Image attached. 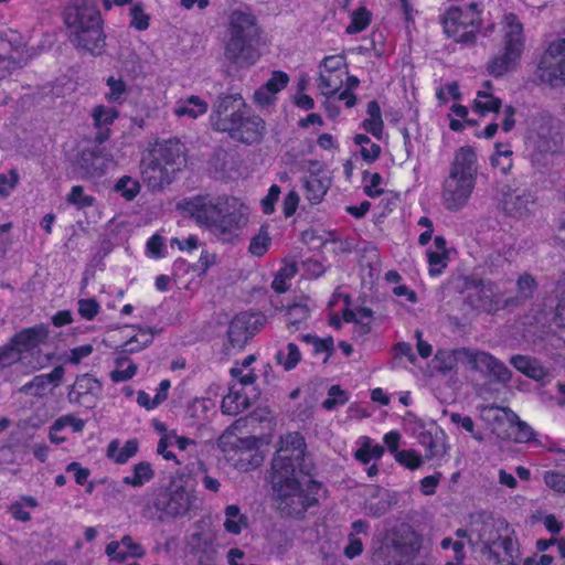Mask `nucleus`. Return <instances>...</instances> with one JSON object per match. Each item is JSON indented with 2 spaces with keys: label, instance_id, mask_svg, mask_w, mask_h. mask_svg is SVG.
Segmentation results:
<instances>
[{
  "label": "nucleus",
  "instance_id": "1",
  "mask_svg": "<svg viewBox=\"0 0 565 565\" xmlns=\"http://www.w3.org/2000/svg\"><path fill=\"white\" fill-rule=\"evenodd\" d=\"M279 448L271 460V484L281 516L300 519L318 504L321 484L310 477L311 461L306 457V441L298 431L280 438Z\"/></svg>",
  "mask_w": 565,
  "mask_h": 565
},
{
  "label": "nucleus",
  "instance_id": "2",
  "mask_svg": "<svg viewBox=\"0 0 565 565\" xmlns=\"http://www.w3.org/2000/svg\"><path fill=\"white\" fill-rule=\"evenodd\" d=\"M63 15L71 43L79 50L100 54L105 34L97 0H71Z\"/></svg>",
  "mask_w": 565,
  "mask_h": 565
},
{
  "label": "nucleus",
  "instance_id": "3",
  "mask_svg": "<svg viewBox=\"0 0 565 565\" xmlns=\"http://www.w3.org/2000/svg\"><path fill=\"white\" fill-rule=\"evenodd\" d=\"M478 172L475 150L465 146L459 148L451 162L449 174L443 183L441 200L451 212L461 210L475 189Z\"/></svg>",
  "mask_w": 565,
  "mask_h": 565
},
{
  "label": "nucleus",
  "instance_id": "4",
  "mask_svg": "<svg viewBox=\"0 0 565 565\" xmlns=\"http://www.w3.org/2000/svg\"><path fill=\"white\" fill-rule=\"evenodd\" d=\"M260 29L256 17L250 12L235 10L231 13L224 56L232 64L249 66L256 63Z\"/></svg>",
  "mask_w": 565,
  "mask_h": 565
},
{
  "label": "nucleus",
  "instance_id": "5",
  "mask_svg": "<svg viewBox=\"0 0 565 565\" xmlns=\"http://www.w3.org/2000/svg\"><path fill=\"white\" fill-rule=\"evenodd\" d=\"M479 2H470L463 7L450 6L440 17L439 23L448 39L456 43L473 45L482 19Z\"/></svg>",
  "mask_w": 565,
  "mask_h": 565
},
{
  "label": "nucleus",
  "instance_id": "6",
  "mask_svg": "<svg viewBox=\"0 0 565 565\" xmlns=\"http://www.w3.org/2000/svg\"><path fill=\"white\" fill-rule=\"evenodd\" d=\"M260 439L255 436L245 438L234 434L222 435L217 446L228 461H233L236 469L249 471L258 468L264 461V455L259 449Z\"/></svg>",
  "mask_w": 565,
  "mask_h": 565
},
{
  "label": "nucleus",
  "instance_id": "7",
  "mask_svg": "<svg viewBox=\"0 0 565 565\" xmlns=\"http://www.w3.org/2000/svg\"><path fill=\"white\" fill-rule=\"evenodd\" d=\"M504 52L494 56L488 65L489 73L499 77L512 70L520 58L523 46V26L513 13L505 15Z\"/></svg>",
  "mask_w": 565,
  "mask_h": 565
},
{
  "label": "nucleus",
  "instance_id": "8",
  "mask_svg": "<svg viewBox=\"0 0 565 565\" xmlns=\"http://www.w3.org/2000/svg\"><path fill=\"white\" fill-rule=\"evenodd\" d=\"M463 291L467 292V302L482 312L494 315L509 308L507 298L491 280L467 276L463 278Z\"/></svg>",
  "mask_w": 565,
  "mask_h": 565
},
{
  "label": "nucleus",
  "instance_id": "9",
  "mask_svg": "<svg viewBox=\"0 0 565 565\" xmlns=\"http://www.w3.org/2000/svg\"><path fill=\"white\" fill-rule=\"evenodd\" d=\"M194 497L181 484L171 481L166 488H160L153 497L152 505L159 513V519H175L189 512Z\"/></svg>",
  "mask_w": 565,
  "mask_h": 565
},
{
  "label": "nucleus",
  "instance_id": "10",
  "mask_svg": "<svg viewBox=\"0 0 565 565\" xmlns=\"http://www.w3.org/2000/svg\"><path fill=\"white\" fill-rule=\"evenodd\" d=\"M231 202L235 204V198L195 195L181 201L178 207L200 226H204L210 231L212 224L222 212V206L228 205Z\"/></svg>",
  "mask_w": 565,
  "mask_h": 565
},
{
  "label": "nucleus",
  "instance_id": "11",
  "mask_svg": "<svg viewBox=\"0 0 565 565\" xmlns=\"http://www.w3.org/2000/svg\"><path fill=\"white\" fill-rule=\"evenodd\" d=\"M247 108L239 93H220L212 105L211 126L216 131L227 134Z\"/></svg>",
  "mask_w": 565,
  "mask_h": 565
},
{
  "label": "nucleus",
  "instance_id": "12",
  "mask_svg": "<svg viewBox=\"0 0 565 565\" xmlns=\"http://www.w3.org/2000/svg\"><path fill=\"white\" fill-rule=\"evenodd\" d=\"M265 321L266 318L260 312H241L236 315L228 326L227 343L224 345L225 351L228 352L230 348L233 350L244 349Z\"/></svg>",
  "mask_w": 565,
  "mask_h": 565
},
{
  "label": "nucleus",
  "instance_id": "13",
  "mask_svg": "<svg viewBox=\"0 0 565 565\" xmlns=\"http://www.w3.org/2000/svg\"><path fill=\"white\" fill-rule=\"evenodd\" d=\"M541 78L552 87L565 85V38L550 44L542 57Z\"/></svg>",
  "mask_w": 565,
  "mask_h": 565
},
{
  "label": "nucleus",
  "instance_id": "14",
  "mask_svg": "<svg viewBox=\"0 0 565 565\" xmlns=\"http://www.w3.org/2000/svg\"><path fill=\"white\" fill-rule=\"evenodd\" d=\"M247 222L244 205L235 199V204L222 206V212L212 224L210 232L218 238L230 242Z\"/></svg>",
  "mask_w": 565,
  "mask_h": 565
},
{
  "label": "nucleus",
  "instance_id": "15",
  "mask_svg": "<svg viewBox=\"0 0 565 565\" xmlns=\"http://www.w3.org/2000/svg\"><path fill=\"white\" fill-rule=\"evenodd\" d=\"M265 129V121L259 116L253 114L252 109L248 107L227 135L233 140L253 145L263 139Z\"/></svg>",
  "mask_w": 565,
  "mask_h": 565
},
{
  "label": "nucleus",
  "instance_id": "16",
  "mask_svg": "<svg viewBox=\"0 0 565 565\" xmlns=\"http://www.w3.org/2000/svg\"><path fill=\"white\" fill-rule=\"evenodd\" d=\"M469 363L473 370L481 372L491 381L507 383L511 379V371L507 365L489 353L471 352Z\"/></svg>",
  "mask_w": 565,
  "mask_h": 565
},
{
  "label": "nucleus",
  "instance_id": "17",
  "mask_svg": "<svg viewBox=\"0 0 565 565\" xmlns=\"http://www.w3.org/2000/svg\"><path fill=\"white\" fill-rule=\"evenodd\" d=\"M140 173L143 182L151 190H161L169 185L174 174L172 169L154 160L150 154L143 156L140 162Z\"/></svg>",
  "mask_w": 565,
  "mask_h": 565
},
{
  "label": "nucleus",
  "instance_id": "18",
  "mask_svg": "<svg viewBox=\"0 0 565 565\" xmlns=\"http://www.w3.org/2000/svg\"><path fill=\"white\" fill-rule=\"evenodd\" d=\"M396 503L397 499L394 493H391L379 486H372L367 489L363 510L369 516L381 518L391 511L392 507Z\"/></svg>",
  "mask_w": 565,
  "mask_h": 565
},
{
  "label": "nucleus",
  "instance_id": "19",
  "mask_svg": "<svg viewBox=\"0 0 565 565\" xmlns=\"http://www.w3.org/2000/svg\"><path fill=\"white\" fill-rule=\"evenodd\" d=\"M110 158L100 151L85 149L77 160L76 168L82 178H96L106 173Z\"/></svg>",
  "mask_w": 565,
  "mask_h": 565
},
{
  "label": "nucleus",
  "instance_id": "20",
  "mask_svg": "<svg viewBox=\"0 0 565 565\" xmlns=\"http://www.w3.org/2000/svg\"><path fill=\"white\" fill-rule=\"evenodd\" d=\"M535 203L533 194L526 190H511L504 194L503 209L513 217L527 215Z\"/></svg>",
  "mask_w": 565,
  "mask_h": 565
},
{
  "label": "nucleus",
  "instance_id": "21",
  "mask_svg": "<svg viewBox=\"0 0 565 565\" xmlns=\"http://www.w3.org/2000/svg\"><path fill=\"white\" fill-rule=\"evenodd\" d=\"M489 411H501L509 423V430L503 438L512 439L515 443H529L533 439L534 431L529 424L521 420L519 416L509 408H500L495 405L487 406Z\"/></svg>",
  "mask_w": 565,
  "mask_h": 565
},
{
  "label": "nucleus",
  "instance_id": "22",
  "mask_svg": "<svg viewBox=\"0 0 565 565\" xmlns=\"http://www.w3.org/2000/svg\"><path fill=\"white\" fill-rule=\"evenodd\" d=\"M47 337V328L43 324H36L15 333L11 338V341L13 345L19 349L20 355L23 356L22 354L24 352H31L41 343H44Z\"/></svg>",
  "mask_w": 565,
  "mask_h": 565
},
{
  "label": "nucleus",
  "instance_id": "23",
  "mask_svg": "<svg viewBox=\"0 0 565 565\" xmlns=\"http://www.w3.org/2000/svg\"><path fill=\"white\" fill-rule=\"evenodd\" d=\"M183 152V146L175 139L164 140L159 142L156 147L148 152L154 160L172 169L173 172L178 169L179 161Z\"/></svg>",
  "mask_w": 565,
  "mask_h": 565
},
{
  "label": "nucleus",
  "instance_id": "24",
  "mask_svg": "<svg viewBox=\"0 0 565 565\" xmlns=\"http://www.w3.org/2000/svg\"><path fill=\"white\" fill-rule=\"evenodd\" d=\"M330 184L331 180L328 177H318L317 174L305 177L303 188L306 199L311 204H319L327 194Z\"/></svg>",
  "mask_w": 565,
  "mask_h": 565
},
{
  "label": "nucleus",
  "instance_id": "25",
  "mask_svg": "<svg viewBox=\"0 0 565 565\" xmlns=\"http://www.w3.org/2000/svg\"><path fill=\"white\" fill-rule=\"evenodd\" d=\"M209 109V105L205 100L199 96L191 95L185 99H180L175 107L174 114L178 117H189L195 119L201 115H204Z\"/></svg>",
  "mask_w": 565,
  "mask_h": 565
},
{
  "label": "nucleus",
  "instance_id": "26",
  "mask_svg": "<svg viewBox=\"0 0 565 565\" xmlns=\"http://www.w3.org/2000/svg\"><path fill=\"white\" fill-rule=\"evenodd\" d=\"M374 563L377 565H403L405 556L403 555V546L398 542L381 546L373 556Z\"/></svg>",
  "mask_w": 565,
  "mask_h": 565
},
{
  "label": "nucleus",
  "instance_id": "27",
  "mask_svg": "<svg viewBox=\"0 0 565 565\" xmlns=\"http://www.w3.org/2000/svg\"><path fill=\"white\" fill-rule=\"evenodd\" d=\"M518 287V296L507 298L508 306L510 307H519L523 305L526 300L532 298L537 284L533 276L525 273L521 275L516 281Z\"/></svg>",
  "mask_w": 565,
  "mask_h": 565
},
{
  "label": "nucleus",
  "instance_id": "28",
  "mask_svg": "<svg viewBox=\"0 0 565 565\" xmlns=\"http://www.w3.org/2000/svg\"><path fill=\"white\" fill-rule=\"evenodd\" d=\"M511 364L520 372L533 380H542L546 371L537 360L525 355H514L511 358Z\"/></svg>",
  "mask_w": 565,
  "mask_h": 565
},
{
  "label": "nucleus",
  "instance_id": "29",
  "mask_svg": "<svg viewBox=\"0 0 565 565\" xmlns=\"http://www.w3.org/2000/svg\"><path fill=\"white\" fill-rule=\"evenodd\" d=\"M138 451V441L136 439H129L125 443L124 447L119 448V441L113 440L109 443L107 448V456L116 463H125L132 458Z\"/></svg>",
  "mask_w": 565,
  "mask_h": 565
},
{
  "label": "nucleus",
  "instance_id": "30",
  "mask_svg": "<svg viewBox=\"0 0 565 565\" xmlns=\"http://www.w3.org/2000/svg\"><path fill=\"white\" fill-rule=\"evenodd\" d=\"M153 477L154 472L152 470L150 462L140 461L132 467L131 476H126L122 479V482L125 484L138 488L142 487L143 484L152 480Z\"/></svg>",
  "mask_w": 565,
  "mask_h": 565
},
{
  "label": "nucleus",
  "instance_id": "31",
  "mask_svg": "<svg viewBox=\"0 0 565 565\" xmlns=\"http://www.w3.org/2000/svg\"><path fill=\"white\" fill-rule=\"evenodd\" d=\"M116 369L110 372V380L115 383L132 379L138 371V365L127 356H119L115 360Z\"/></svg>",
  "mask_w": 565,
  "mask_h": 565
},
{
  "label": "nucleus",
  "instance_id": "32",
  "mask_svg": "<svg viewBox=\"0 0 565 565\" xmlns=\"http://www.w3.org/2000/svg\"><path fill=\"white\" fill-rule=\"evenodd\" d=\"M275 360L284 370L291 371L300 362L301 353L298 345L290 342L276 353Z\"/></svg>",
  "mask_w": 565,
  "mask_h": 565
},
{
  "label": "nucleus",
  "instance_id": "33",
  "mask_svg": "<svg viewBox=\"0 0 565 565\" xmlns=\"http://www.w3.org/2000/svg\"><path fill=\"white\" fill-rule=\"evenodd\" d=\"M486 546L490 550V553L493 554L497 561L499 557L495 553L492 552V547L499 546L501 547L505 555L508 556V565H516L514 559L518 557L515 550V542L511 536H499L498 539H487Z\"/></svg>",
  "mask_w": 565,
  "mask_h": 565
},
{
  "label": "nucleus",
  "instance_id": "34",
  "mask_svg": "<svg viewBox=\"0 0 565 565\" xmlns=\"http://www.w3.org/2000/svg\"><path fill=\"white\" fill-rule=\"evenodd\" d=\"M469 351L461 349L455 352L438 351L435 355V369L443 373H449L457 364V354H465L469 358Z\"/></svg>",
  "mask_w": 565,
  "mask_h": 565
},
{
  "label": "nucleus",
  "instance_id": "35",
  "mask_svg": "<svg viewBox=\"0 0 565 565\" xmlns=\"http://www.w3.org/2000/svg\"><path fill=\"white\" fill-rule=\"evenodd\" d=\"M301 340L310 345H312V352L315 355H318L320 353H326V358L323 359V362L326 363L329 358L332 355L334 351V344L332 337H328L326 339H320L319 337L315 334H303L301 335Z\"/></svg>",
  "mask_w": 565,
  "mask_h": 565
},
{
  "label": "nucleus",
  "instance_id": "36",
  "mask_svg": "<svg viewBox=\"0 0 565 565\" xmlns=\"http://www.w3.org/2000/svg\"><path fill=\"white\" fill-rule=\"evenodd\" d=\"M141 185L138 180L130 175H122L114 185V191L125 200L132 201L140 192Z\"/></svg>",
  "mask_w": 565,
  "mask_h": 565
},
{
  "label": "nucleus",
  "instance_id": "37",
  "mask_svg": "<svg viewBox=\"0 0 565 565\" xmlns=\"http://www.w3.org/2000/svg\"><path fill=\"white\" fill-rule=\"evenodd\" d=\"M68 393H102V383L89 374H83L76 377L75 383L71 386Z\"/></svg>",
  "mask_w": 565,
  "mask_h": 565
},
{
  "label": "nucleus",
  "instance_id": "38",
  "mask_svg": "<svg viewBox=\"0 0 565 565\" xmlns=\"http://www.w3.org/2000/svg\"><path fill=\"white\" fill-rule=\"evenodd\" d=\"M309 317V309L306 305L295 303L290 306L286 313V322L290 332H296L300 329V324L303 323Z\"/></svg>",
  "mask_w": 565,
  "mask_h": 565
},
{
  "label": "nucleus",
  "instance_id": "39",
  "mask_svg": "<svg viewBox=\"0 0 565 565\" xmlns=\"http://www.w3.org/2000/svg\"><path fill=\"white\" fill-rule=\"evenodd\" d=\"M419 441L426 447L425 457L430 460L441 458L446 454V445L443 439L434 438L429 433H423L419 436Z\"/></svg>",
  "mask_w": 565,
  "mask_h": 565
},
{
  "label": "nucleus",
  "instance_id": "40",
  "mask_svg": "<svg viewBox=\"0 0 565 565\" xmlns=\"http://www.w3.org/2000/svg\"><path fill=\"white\" fill-rule=\"evenodd\" d=\"M225 516V530L235 535L239 534L242 525H246V518L241 514L239 508L234 504L226 507Z\"/></svg>",
  "mask_w": 565,
  "mask_h": 565
},
{
  "label": "nucleus",
  "instance_id": "41",
  "mask_svg": "<svg viewBox=\"0 0 565 565\" xmlns=\"http://www.w3.org/2000/svg\"><path fill=\"white\" fill-rule=\"evenodd\" d=\"M118 111L115 108L98 105L94 107L92 117L94 119V126L98 129L108 128L114 120L118 117Z\"/></svg>",
  "mask_w": 565,
  "mask_h": 565
},
{
  "label": "nucleus",
  "instance_id": "42",
  "mask_svg": "<svg viewBox=\"0 0 565 565\" xmlns=\"http://www.w3.org/2000/svg\"><path fill=\"white\" fill-rule=\"evenodd\" d=\"M501 106L502 102L500 98L486 92H478L477 98L475 100V109L477 111L481 114L489 111L499 113Z\"/></svg>",
  "mask_w": 565,
  "mask_h": 565
},
{
  "label": "nucleus",
  "instance_id": "43",
  "mask_svg": "<svg viewBox=\"0 0 565 565\" xmlns=\"http://www.w3.org/2000/svg\"><path fill=\"white\" fill-rule=\"evenodd\" d=\"M371 22V13L365 7H361L352 13L350 24L347 26L348 34L362 32Z\"/></svg>",
  "mask_w": 565,
  "mask_h": 565
},
{
  "label": "nucleus",
  "instance_id": "44",
  "mask_svg": "<svg viewBox=\"0 0 565 565\" xmlns=\"http://www.w3.org/2000/svg\"><path fill=\"white\" fill-rule=\"evenodd\" d=\"M107 86L109 87V93L106 94L108 102L121 103L125 100L127 86L121 78H115L114 76L108 77Z\"/></svg>",
  "mask_w": 565,
  "mask_h": 565
},
{
  "label": "nucleus",
  "instance_id": "45",
  "mask_svg": "<svg viewBox=\"0 0 565 565\" xmlns=\"http://www.w3.org/2000/svg\"><path fill=\"white\" fill-rule=\"evenodd\" d=\"M66 200L70 204L75 205L77 209H85L94 205L95 203V198L85 194L84 188L82 185H74L71 189V192L67 194Z\"/></svg>",
  "mask_w": 565,
  "mask_h": 565
},
{
  "label": "nucleus",
  "instance_id": "46",
  "mask_svg": "<svg viewBox=\"0 0 565 565\" xmlns=\"http://www.w3.org/2000/svg\"><path fill=\"white\" fill-rule=\"evenodd\" d=\"M348 399L345 391L341 390L339 385H332L328 391V397L322 403V407L331 411L340 405H344Z\"/></svg>",
  "mask_w": 565,
  "mask_h": 565
},
{
  "label": "nucleus",
  "instance_id": "47",
  "mask_svg": "<svg viewBox=\"0 0 565 565\" xmlns=\"http://www.w3.org/2000/svg\"><path fill=\"white\" fill-rule=\"evenodd\" d=\"M153 334L154 333L151 329L141 330V335L146 337V340L139 341V338L137 335L131 337L128 341L124 343L121 351L124 353H134L142 350L152 342Z\"/></svg>",
  "mask_w": 565,
  "mask_h": 565
},
{
  "label": "nucleus",
  "instance_id": "48",
  "mask_svg": "<svg viewBox=\"0 0 565 565\" xmlns=\"http://www.w3.org/2000/svg\"><path fill=\"white\" fill-rule=\"evenodd\" d=\"M23 356L20 355L19 349L10 342L0 348V370L11 366L12 364L21 361Z\"/></svg>",
  "mask_w": 565,
  "mask_h": 565
},
{
  "label": "nucleus",
  "instance_id": "49",
  "mask_svg": "<svg viewBox=\"0 0 565 565\" xmlns=\"http://www.w3.org/2000/svg\"><path fill=\"white\" fill-rule=\"evenodd\" d=\"M395 460L408 469H417L423 465V458L413 449H404L396 452Z\"/></svg>",
  "mask_w": 565,
  "mask_h": 565
},
{
  "label": "nucleus",
  "instance_id": "50",
  "mask_svg": "<svg viewBox=\"0 0 565 565\" xmlns=\"http://www.w3.org/2000/svg\"><path fill=\"white\" fill-rule=\"evenodd\" d=\"M427 257L430 266V276L440 275L443 269L447 266L448 252L428 250Z\"/></svg>",
  "mask_w": 565,
  "mask_h": 565
},
{
  "label": "nucleus",
  "instance_id": "51",
  "mask_svg": "<svg viewBox=\"0 0 565 565\" xmlns=\"http://www.w3.org/2000/svg\"><path fill=\"white\" fill-rule=\"evenodd\" d=\"M46 380L47 379L44 377V374L36 375L32 381L25 383L20 388V392L32 396H42L50 385Z\"/></svg>",
  "mask_w": 565,
  "mask_h": 565
},
{
  "label": "nucleus",
  "instance_id": "52",
  "mask_svg": "<svg viewBox=\"0 0 565 565\" xmlns=\"http://www.w3.org/2000/svg\"><path fill=\"white\" fill-rule=\"evenodd\" d=\"M77 306L78 313L86 320L94 319L100 309V306L95 298L79 299Z\"/></svg>",
  "mask_w": 565,
  "mask_h": 565
},
{
  "label": "nucleus",
  "instance_id": "53",
  "mask_svg": "<svg viewBox=\"0 0 565 565\" xmlns=\"http://www.w3.org/2000/svg\"><path fill=\"white\" fill-rule=\"evenodd\" d=\"M369 180L370 184L364 186V192L370 198H377L384 193V190L379 188L382 183V177L380 173H370L367 171L363 174V181Z\"/></svg>",
  "mask_w": 565,
  "mask_h": 565
},
{
  "label": "nucleus",
  "instance_id": "54",
  "mask_svg": "<svg viewBox=\"0 0 565 565\" xmlns=\"http://www.w3.org/2000/svg\"><path fill=\"white\" fill-rule=\"evenodd\" d=\"M289 82V77L285 72L274 71L271 77L266 82L265 88L270 92L271 95H276L284 89Z\"/></svg>",
  "mask_w": 565,
  "mask_h": 565
},
{
  "label": "nucleus",
  "instance_id": "55",
  "mask_svg": "<svg viewBox=\"0 0 565 565\" xmlns=\"http://www.w3.org/2000/svg\"><path fill=\"white\" fill-rule=\"evenodd\" d=\"M545 484L556 492L565 493V472L545 471L543 476Z\"/></svg>",
  "mask_w": 565,
  "mask_h": 565
},
{
  "label": "nucleus",
  "instance_id": "56",
  "mask_svg": "<svg viewBox=\"0 0 565 565\" xmlns=\"http://www.w3.org/2000/svg\"><path fill=\"white\" fill-rule=\"evenodd\" d=\"M270 244V238L266 232L259 233L254 236L249 244V252L255 256H263Z\"/></svg>",
  "mask_w": 565,
  "mask_h": 565
},
{
  "label": "nucleus",
  "instance_id": "57",
  "mask_svg": "<svg viewBox=\"0 0 565 565\" xmlns=\"http://www.w3.org/2000/svg\"><path fill=\"white\" fill-rule=\"evenodd\" d=\"M130 14L132 17L130 26H134L135 29L139 31L147 30L149 26V15L143 12L142 6L140 3L135 4L131 10Z\"/></svg>",
  "mask_w": 565,
  "mask_h": 565
},
{
  "label": "nucleus",
  "instance_id": "58",
  "mask_svg": "<svg viewBox=\"0 0 565 565\" xmlns=\"http://www.w3.org/2000/svg\"><path fill=\"white\" fill-rule=\"evenodd\" d=\"M281 193L280 188L277 184H273L265 198L262 199L260 205L264 214H271L275 211V203L278 201Z\"/></svg>",
  "mask_w": 565,
  "mask_h": 565
},
{
  "label": "nucleus",
  "instance_id": "59",
  "mask_svg": "<svg viewBox=\"0 0 565 565\" xmlns=\"http://www.w3.org/2000/svg\"><path fill=\"white\" fill-rule=\"evenodd\" d=\"M19 174L15 170H10L8 174H0V196H8L17 186Z\"/></svg>",
  "mask_w": 565,
  "mask_h": 565
},
{
  "label": "nucleus",
  "instance_id": "60",
  "mask_svg": "<svg viewBox=\"0 0 565 565\" xmlns=\"http://www.w3.org/2000/svg\"><path fill=\"white\" fill-rule=\"evenodd\" d=\"M99 396H100V394H93V393H83V394L68 393L67 394V398H68L70 403L78 404L86 408H94L96 406V403H97Z\"/></svg>",
  "mask_w": 565,
  "mask_h": 565
},
{
  "label": "nucleus",
  "instance_id": "61",
  "mask_svg": "<svg viewBox=\"0 0 565 565\" xmlns=\"http://www.w3.org/2000/svg\"><path fill=\"white\" fill-rule=\"evenodd\" d=\"M93 352V345L92 344H84L76 347L70 351V354L66 358V361L71 364H79L81 361L88 355H90Z\"/></svg>",
  "mask_w": 565,
  "mask_h": 565
},
{
  "label": "nucleus",
  "instance_id": "62",
  "mask_svg": "<svg viewBox=\"0 0 565 565\" xmlns=\"http://www.w3.org/2000/svg\"><path fill=\"white\" fill-rule=\"evenodd\" d=\"M507 263L505 256L499 250H492L488 254L484 260V265L491 274L502 268Z\"/></svg>",
  "mask_w": 565,
  "mask_h": 565
},
{
  "label": "nucleus",
  "instance_id": "63",
  "mask_svg": "<svg viewBox=\"0 0 565 565\" xmlns=\"http://www.w3.org/2000/svg\"><path fill=\"white\" fill-rule=\"evenodd\" d=\"M120 543L121 547L127 553V556L139 558L145 555V548L140 544L135 543L131 536L125 535Z\"/></svg>",
  "mask_w": 565,
  "mask_h": 565
},
{
  "label": "nucleus",
  "instance_id": "64",
  "mask_svg": "<svg viewBox=\"0 0 565 565\" xmlns=\"http://www.w3.org/2000/svg\"><path fill=\"white\" fill-rule=\"evenodd\" d=\"M299 204V195L296 191L291 190L282 201V212L286 217L295 214Z\"/></svg>",
  "mask_w": 565,
  "mask_h": 565
}]
</instances>
